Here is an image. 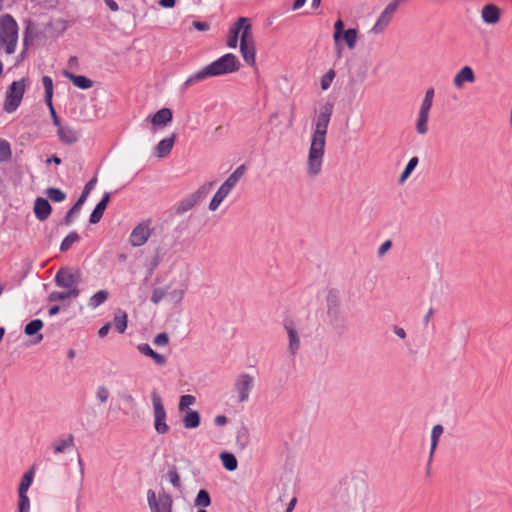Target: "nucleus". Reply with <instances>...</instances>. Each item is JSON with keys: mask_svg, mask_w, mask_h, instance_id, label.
Listing matches in <instances>:
<instances>
[{"mask_svg": "<svg viewBox=\"0 0 512 512\" xmlns=\"http://www.w3.org/2000/svg\"><path fill=\"white\" fill-rule=\"evenodd\" d=\"M138 350L142 354L151 357L155 361V363L158 365H163L166 362L165 357L156 353L148 344L139 345Z\"/></svg>", "mask_w": 512, "mask_h": 512, "instance_id": "nucleus-19", "label": "nucleus"}, {"mask_svg": "<svg viewBox=\"0 0 512 512\" xmlns=\"http://www.w3.org/2000/svg\"><path fill=\"white\" fill-rule=\"evenodd\" d=\"M168 477H169L170 482L175 487H179L180 486V476H179V474L177 473L176 470H170L169 473H168Z\"/></svg>", "mask_w": 512, "mask_h": 512, "instance_id": "nucleus-47", "label": "nucleus"}, {"mask_svg": "<svg viewBox=\"0 0 512 512\" xmlns=\"http://www.w3.org/2000/svg\"><path fill=\"white\" fill-rule=\"evenodd\" d=\"M47 195L52 201L55 202H60L65 198V194L61 190L56 188H49L47 190Z\"/></svg>", "mask_w": 512, "mask_h": 512, "instance_id": "nucleus-41", "label": "nucleus"}, {"mask_svg": "<svg viewBox=\"0 0 512 512\" xmlns=\"http://www.w3.org/2000/svg\"><path fill=\"white\" fill-rule=\"evenodd\" d=\"M10 158V145L6 140L0 138V162L8 161Z\"/></svg>", "mask_w": 512, "mask_h": 512, "instance_id": "nucleus-32", "label": "nucleus"}, {"mask_svg": "<svg viewBox=\"0 0 512 512\" xmlns=\"http://www.w3.org/2000/svg\"><path fill=\"white\" fill-rule=\"evenodd\" d=\"M164 296V292L161 291V290H154L153 294H152V297H151V300L154 302V303H158Z\"/></svg>", "mask_w": 512, "mask_h": 512, "instance_id": "nucleus-51", "label": "nucleus"}, {"mask_svg": "<svg viewBox=\"0 0 512 512\" xmlns=\"http://www.w3.org/2000/svg\"><path fill=\"white\" fill-rule=\"evenodd\" d=\"M239 69V61L233 54H226L214 61L195 76L197 80H201L207 76H217L235 72Z\"/></svg>", "mask_w": 512, "mask_h": 512, "instance_id": "nucleus-3", "label": "nucleus"}, {"mask_svg": "<svg viewBox=\"0 0 512 512\" xmlns=\"http://www.w3.org/2000/svg\"><path fill=\"white\" fill-rule=\"evenodd\" d=\"M172 111L169 108H162L151 117V123L154 127H164L172 121Z\"/></svg>", "mask_w": 512, "mask_h": 512, "instance_id": "nucleus-11", "label": "nucleus"}, {"mask_svg": "<svg viewBox=\"0 0 512 512\" xmlns=\"http://www.w3.org/2000/svg\"><path fill=\"white\" fill-rule=\"evenodd\" d=\"M43 327V323L41 320L36 319L31 322H29L25 327V333L27 335H34L36 334L41 328Z\"/></svg>", "mask_w": 512, "mask_h": 512, "instance_id": "nucleus-36", "label": "nucleus"}, {"mask_svg": "<svg viewBox=\"0 0 512 512\" xmlns=\"http://www.w3.org/2000/svg\"><path fill=\"white\" fill-rule=\"evenodd\" d=\"M246 171L245 165L239 166L230 176L229 178L223 183L227 188L230 190L236 185V183L239 181V179L244 175Z\"/></svg>", "mask_w": 512, "mask_h": 512, "instance_id": "nucleus-22", "label": "nucleus"}, {"mask_svg": "<svg viewBox=\"0 0 512 512\" xmlns=\"http://www.w3.org/2000/svg\"><path fill=\"white\" fill-rule=\"evenodd\" d=\"M186 428H196L200 423V415L197 411H189L183 419Z\"/></svg>", "mask_w": 512, "mask_h": 512, "instance_id": "nucleus-24", "label": "nucleus"}, {"mask_svg": "<svg viewBox=\"0 0 512 512\" xmlns=\"http://www.w3.org/2000/svg\"><path fill=\"white\" fill-rule=\"evenodd\" d=\"M391 245L392 243L389 240L384 242L379 248V255L382 256L383 254H385L390 249Z\"/></svg>", "mask_w": 512, "mask_h": 512, "instance_id": "nucleus-53", "label": "nucleus"}, {"mask_svg": "<svg viewBox=\"0 0 512 512\" xmlns=\"http://www.w3.org/2000/svg\"><path fill=\"white\" fill-rule=\"evenodd\" d=\"M213 186V182H209V183H206L204 184L198 191L197 193L195 194V197L197 199H199L201 197V195L205 194V193H208L210 191V189L212 188Z\"/></svg>", "mask_w": 512, "mask_h": 512, "instance_id": "nucleus-49", "label": "nucleus"}, {"mask_svg": "<svg viewBox=\"0 0 512 512\" xmlns=\"http://www.w3.org/2000/svg\"><path fill=\"white\" fill-rule=\"evenodd\" d=\"M34 212L36 217L43 221L48 218L51 213V206L49 202L44 198H38L35 201Z\"/></svg>", "mask_w": 512, "mask_h": 512, "instance_id": "nucleus-13", "label": "nucleus"}, {"mask_svg": "<svg viewBox=\"0 0 512 512\" xmlns=\"http://www.w3.org/2000/svg\"><path fill=\"white\" fill-rule=\"evenodd\" d=\"M253 379L247 374H243L239 377L236 383V389L239 392L240 401L248 399V391L252 386Z\"/></svg>", "mask_w": 512, "mask_h": 512, "instance_id": "nucleus-12", "label": "nucleus"}, {"mask_svg": "<svg viewBox=\"0 0 512 512\" xmlns=\"http://www.w3.org/2000/svg\"><path fill=\"white\" fill-rule=\"evenodd\" d=\"M306 0H295L294 2V5H293V9H299L300 7H302L304 4H305Z\"/></svg>", "mask_w": 512, "mask_h": 512, "instance_id": "nucleus-61", "label": "nucleus"}, {"mask_svg": "<svg viewBox=\"0 0 512 512\" xmlns=\"http://www.w3.org/2000/svg\"><path fill=\"white\" fill-rule=\"evenodd\" d=\"M175 135L170 138L161 140L156 147V154L159 158H163L168 155L173 148Z\"/></svg>", "mask_w": 512, "mask_h": 512, "instance_id": "nucleus-17", "label": "nucleus"}, {"mask_svg": "<svg viewBox=\"0 0 512 512\" xmlns=\"http://www.w3.org/2000/svg\"><path fill=\"white\" fill-rule=\"evenodd\" d=\"M176 0H160V5L166 8H171L175 5Z\"/></svg>", "mask_w": 512, "mask_h": 512, "instance_id": "nucleus-57", "label": "nucleus"}, {"mask_svg": "<svg viewBox=\"0 0 512 512\" xmlns=\"http://www.w3.org/2000/svg\"><path fill=\"white\" fill-rule=\"evenodd\" d=\"M428 115H429V113H426L423 111H420V113H419V119L417 122V131L420 134H425L427 131L426 123L428 121Z\"/></svg>", "mask_w": 512, "mask_h": 512, "instance_id": "nucleus-39", "label": "nucleus"}, {"mask_svg": "<svg viewBox=\"0 0 512 512\" xmlns=\"http://www.w3.org/2000/svg\"><path fill=\"white\" fill-rule=\"evenodd\" d=\"M79 240V235L76 232L70 233L61 243V250H68L75 242Z\"/></svg>", "mask_w": 512, "mask_h": 512, "instance_id": "nucleus-37", "label": "nucleus"}, {"mask_svg": "<svg viewBox=\"0 0 512 512\" xmlns=\"http://www.w3.org/2000/svg\"><path fill=\"white\" fill-rule=\"evenodd\" d=\"M80 282V273L78 270L70 268H61L56 275V283L58 286L67 288L68 290H79L77 288Z\"/></svg>", "mask_w": 512, "mask_h": 512, "instance_id": "nucleus-6", "label": "nucleus"}, {"mask_svg": "<svg viewBox=\"0 0 512 512\" xmlns=\"http://www.w3.org/2000/svg\"><path fill=\"white\" fill-rule=\"evenodd\" d=\"M97 397L99 398V400L101 402H105L108 398V391L106 388L104 387H101L99 388L98 392H97Z\"/></svg>", "mask_w": 512, "mask_h": 512, "instance_id": "nucleus-50", "label": "nucleus"}, {"mask_svg": "<svg viewBox=\"0 0 512 512\" xmlns=\"http://www.w3.org/2000/svg\"><path fill=\"white\" fill-rule=\"evenodd\" d=\"M152 401L154 407V416H155V429L158 433L164 434L169 430L168 425L166 424V412L164 406L162 404V400L157 392L152 393Z\"/></svg>", "mask_w": 512, "mask_h": 512, "instance_id": "nucleus-7", "label": "nucleus"}, {"mask_svg": "<svg viewBox=\"0 0 512 512\" xmlns=\"http://www.w3.org/2000/svg\"><path fill=\"white\" fill-rule=\"evenodd\" d=\"M335 77V72L334 70H329L326 75L322 78L321 80V87L323 90H326L328 89V87L330 86L332 80L334 79Z\"/></svg>", "mask_w": 512, "mask_h": 512, "instance_id": "nucleus-44", "label": "nucleus"}, {"mask_svg": "<svg viewBox=\"0 0 512 512\" xmlns=\"http://www.w3.org/2000/svg\"><path fill=\"white\" fill-rule=\"evenodd\" d=\"M197 198L195 197V195L191 198V199H187L185 201H183L179 208H178V211L179 212H184V211H187L188 209L192 208L195 203L197 202Z\"/></svg>", "mask_w": 512, "mask_h": 512, "instance_id": "nucleus-45", "label": "nucleus"}, {"mask_svg": "<svg viewBox=\"0 0 512 512\" xmlns=\"http://www.w3.org/2000/svg\"><path fill=\"white\" fill-rule=\"evenodd\" d=\"M110 328H111V324L110 323H106L104 326H102L99 329V332H98L99 336L100 337H105L108 334Z\"/></svg>", "mask_w": 512, "mask_h": 512, "instance_id": "nucleus-54", "label": "nucleus"}, {"mask_svg": "<svg viewBox=\"0 0 512 512\" xmlns=\"http://www.w3.org/2000/svg\"><path fill=\"white\" fill-rule=\"evenodd\" d=\"M194 402H195V397L194 396H192V395H183L180 398L179 409L181 411L185 410L190 405L194 404Z\"/></svg>", "mask_w": 512, "mask_h": 512, "instance_id": "nucleus-43", "label": "nucleus"}, {"mask_svg": "<svg viewBox=\"0 0 512 512\" xmlns=\"http://www.w3.org/2000/svg\"><path fill=\"white\" fill-rule=\"evenodd\" d=\"M55 163V164H60L61 163V159L57 156H52L50 157L49 159H47V163Z\"/></svg>", "mask_w": 512, "mask_h": 512, "instance_id": "nucleus-64", "label": "nucleus"}, {"mask_svg": "<svg viewBox=\"0 0 512 512\" xmlns=\"http://www.w3.org/2000/svg\"><path fill=\"white\" fill-rule=\"evenodd\" d=\"M211 503L210 496L206 490H200L195 500L196 506L207 507Z\"/></svg>", "mask_w": 512, "mask_h": 512, "instance_id": "nucleus-35", "label": "nucleus"}, {"mask_svg": "<svg viewBox=\"0 0 512 512\" xmlns=\"http://www.w3.org/2000/svg\"><path fill=\"white\" fill-rule=\"evenodd\" d=\"M433 96H434V90L432 88L428 89L426 92L425 98L423 100L420 111L429 113V110L432 106Z\"/></svg>", "mask_w": 512, "mask_h": 512, "instance_id": "nucleus-38", "label": "nucleus"}, {"mask_svg": "<svg viewBox=\"0 0 512 512\" xmlns=\"http://www.w3.org/2000/svg\"><path fill=\"white\" fill-rule=\"evenodd\" d=\"M18 39V26L16 21L9 15L0 18V48L11 54L15 51Z\"/></svg>", "mask_w": 512, "mask_h": 512, "instance_id": "nucleus-4", "label": "nucleus"}, {"mask_svg": "<svg viewBox=\"0 0 512 512\" xmlns=\"http://www.w3.org/2000/svg\"><path fill=\"white\" fill-rule=\"evenodd\" d=\"M475 76L473 70L465 66L463 67L454 78V85L458 88H461L465 82H474Z\"/></svg>", "mask_w": 512, "mask_h": 512, "instance_id": "nucleus-14", "label": "nucleus"}, {"mask_svg": "<svg viewBox=\"0 0 512 512\" xmlns=\"http://www.w3.org/2000/svg\"><path fill=\"white\" fill-rule=\"evenodd\" d=\"M73 435H69L66 439L60 440L54 444V450L56 453H61L65 448L73 445Z\"/></svg>", "mask_w": 512, "mask_h": 512, "instance_id": "nucleus-34", "label": "nucleus"}, {"mask_svg": "<svg viewBox=\"0 0 512 512\" xmlns=\"http://www.w3.org/2000/svg\"><path fill=\"white\" fill-rule=\"evenodd\" d=\"M48 107H49V109H50V112H51V116H52V119H53V123H54V125H56V126L60 127V126H61V125H60V120H59V118H58V116H57V114H56V111H55V109H54V107H53V104L51 103V106H48Z\"/></svg>", "mask_w": 512, "mask_h": 512, "instance_id": "nucleus-52", "label": "nucleus"}, {"mask_svg": "<svg viewBox=\"0 0 512 512\" xmlns=\"http://www.w3.org/2000/svg\"><path fill=\"white\" fill-rule=\"evenodd\" d=\"M296 503H297V499L294 497V498L290 501V503H289V505H288V507H287V511H286V512H292V510L294 509V507H295Z\"/></svg>", "mask_w": 512, "mask_h": 512, "instance_id": "nucleus-60", "label": "nucleus"}, {"mask_svg": "<svg viewBox=\"0 0 512 512\" xmlns=\"http://www.w3.org/2000/svg\"><path fill=\"white\" fill-rule=\"evenodd\" d=\"M417 163H418V158L417 157H413L412 159H410V161L408 162L404 172L402 173V175L400 177V182L401 183L406 180V178L410 175V173L416 167Z\"/></svg>", "mask_w": 512, "mask_h": 512, "instance_id": "nucleus-40", "label": "nucleus"}, {"mask_svg": "<svg viewBox=\"0 0 512 512\" xmlns=\"http://www.w3.org/2000/svg\"><path fill=\"white\" fill-rule=\"evenodd\" d=\"M33 479V471L26 472L19 485V494H26Z\"/></svg>", "mask_w": 512, "mask_h": 512, "instance_id": "nucleus-30", "label": "nucleus"}, {"mask_svg": "<svg viewBox=\"0 0 512 512\" xmlns=\"http://www.w3.org/2000/svg\"><path fill=\"white\" fill-rule=\"evenodd\" d=\"M215 423L219 426L225 425L227 423V418L223 415H219L215 418Z\"/></svg>", "mask_w": 512, "mask_h": 512, "instance_id": "nucleus-58", "label": "nucleus"}, {"mask_svg": "<svg viewBox=\"0 0 512 512\" xmlns=\"http://www.w3.org/2000/svg\"><path fill=\"white\" fill-rule=\"evenodd\" d=\"M230 189L227 188L225 185L222 184V186L219 188L217 193L212 198L209 209L214 211L218 208V206L221 204L223 199L229 194Z\"/></svg>", "mask_w": 512, "mask_h": 512, "instance_id": "nucleus-21", "label": "nucleus"}, {"mask_svg": "<svg viewBox=\"0 0 512 512\" xmlns=\"http://www.w3.org/2000/svg\"><path fill=\"white\" fill-rule=\"evenodd\" d=\"M153 512H171V499L168 496H161L158 503L152 508Z\"/></svg>", "mask_w": 512, "mask_h": 512, "instance_id": "nucleus-25", "label": "nucleus"}, {"mask_svg": "<svg viewBox=\"0 0 512 512\" xmlns=\"http://www.w3.org/2000/svg\"><path fill=\"white\" fill-rule=\"evenodd\" d=\"M148 500H149V504H150L151 508H153L155 506V504L158 503V500L156 499L155 492H153V491L148 492Z\"/></svg>", "mask_w": 512, "mask_h": 512, "instance_id": "nucleus-55", "label": "nucleus"}, {"mask_svg": "<svg viewBox=\"0 0 512 512\" xmlns=\"http://www.w3.org/2000/svg\"><path fill=\"white\" fill-rule=\"evenodd\" d=\"M30 501L26 494H19V512H29Z\"/></svg>", "mask_w": 512, "mask_h": 512, "instance_id": "nucleus-42", "label": "nucleus"}, {"mask_svg": "<svg viewBox=\"0 0 512 512\" xmlns=\"http://www.w3.org/2000/svg\"><path fill=\"white\" fill-rule=\"evenodd\" d=\"M151 221H143L139 223L132 231L130 235V243L132 246H142L146 243L149 236L151 235L152 229L150 228Z\"/></svg>", "mask_w": 512, "mask_h": 512, "instance_id": "nucleus-8", "label": "nucleus"}, {"mask_svg": "<svg viewBox=\"0 0 512 512\" xmlns=\"http://www.w3.org/2000/svg\"><path fill=\"white\" fill-rule=\"evenodd\" d=\"M343 28H344V23L342 20H337L335 22V25H334V29H335V32H334V39L336 42H338L342 32H343Z\"/></svg>", "mask_w": 512, "mask_h": 512, "instance_id": "nucleus-46", "label": "nucleus"}, {"mask_svg": "<svg viewBox=\"0 0 512 512\" xmlns=\"http://www.w3.org/2000/svg\"><path fill=\"white\" fill-rule=\"evenodd\" d=\"M60 310V307L55 305L49 309V315L53 316L56 315Z\"/></svg>", "mask_w": 512, "mask_h": 512, "instance_id": "nucleus-63", "label": "nucleus"}, {"mask_svg": "<svg viewBox=\"0 0 512 512\" xmlns=\"http://www.w3.org/2000/svg\"><path fill=\"white\" fill-rule=\"evenodd\" d=\"M194 27L200 31H205L208 29V24L205 22H194Z\"/></svg>", "mask_w": 512, "mask_h": 512, "instance_id": "nucleus-56", "label": "nucleus"}, {"mask_svg": "<svg viewBox=\"0 0 512 512\" xmlns=\"http://www.w3.org/2000/svg\"><path fill=\"white\" fill-rule=\"evenodd\" d=\"M114 325L119 333H124L127 327V314L124 311H117L114 317Z\"/></svg>", "mask_w": 512, "mask_h": 512, "instance_id": "nucleus-23", "label": "nucleus"}, {"mask_svg": "<svg viewBox=\"0 0 512 512\" xmlns=\"http://www.w3.org/2000/svg\"><path fill=\"white\" fill-rule=\"evenodd\" d=\"M79 290H69L68 292H52L50 295H49V300L50 301H61V300H65L67 298H70V297H77L79 295Z\"/></svg>", "mask_w": 512, "mask_h": 512, "instance_id": "nucleus-26", "label": "nucleus"}, {"mask_svg": "<svg viewBox=\"0 0 512 512\" xmlns=\"http://www.w3.org/2000/svg\"><path fill=\"white\" fill-rule=\"evenodd\" d=\"M95 182H96V179H95V178H94V179H92V180H90V181L86 184L84 191H88V193H89V192H90V190L93 188V185L95 184Z\"/></svg>", "mask_w": 512, "mask_h": 512, "instance_id": "nucleus-62", "label": "nucleus"}, {"mask_svg": "<svg viewBox=\"0 0 512 512\" xmlns=\"http://www.w3.org/2000/svg\"><path fill=\"white\" fill-rule=\"evenodd\" d=\"M25 80L22 79L20 81H14L6 94V99L4 103V109L6 112L11 113L17 109L20 105L24 92H25Z\"/></svg>", "mask_w": 512, "mask_h": 512, "instance_id": "nucleus-5", "label": "nucleus"}, {"mask_svg": "<svg viewBox=\"0 0 512 512\" xmlns=\"http://www.w3.org/2000/svg\"><path fill=\"white\" fill-rule=\"evenodd\" d=\"M501 14V9L494 4L485 5L481 11L483 21L489 25L497 24L501 19Z\"/></svg>", "mask_w": 512, "mask_h": 512, "instance_id": "nucleus-9", "label": "nucleus"}, {"mask_svg": "<svg viewBox=\"0 0 512 512\" xmlns=\"http://www.w3.org/2000/svg\"><path fill=\"white\" fill-rule=\"evenodd\" d=\"M169 341V337L166 333H160L154 338L155 345H166Z\"/></svg>", "mask_w": 512, "mask_h": 512, "instance_id": "nucleus-48", "label": "nucleus"}, {"mask_svg": "<svg viewBox=\"0 0 512 512\" xmlns=\"http://www.w3.org/2000/svg\"><path fill=\"white\" fill-rule=\"evenodd\" d=\"M63 74L66 78H68L70 81H72L75 86H77L81 89H88V88H91L93 85V82L90 79L86 78L85 76L75 75L68 71H64Z\"/></svg>", "mask_w": 512, "mask_h": 512, "instance_id": "nucleus-16", "label": "nucleus"}, {"mask_svg": "<svg viewBox=\"0 0 512 512\" xmlns=\"http://www.w3.org/2000/svg\"><path fill=\"white\" fill-rule=\"evenodd\" d=\"M43 86L45 89V100L48 106H51L52 102V95H53V82L52 79L49 76H44L43 79Z\"/></svg>", "mask_w": 512, "mask_h": 512, "instance_id": "nucleus-29", "label": "nucleus"}, {"mask_svg": "<svg viewBox=\"0 0 512 512\" xmlns=\"http://www.w3.org/2000/svg\"><path fill=\"white\" fill-rule=\"evenodd\" d=\"M239 36L241 54L245 62L248 65L253 66L255 64V42L251 23L248 18L240 17L230 28L227 45L230 48H235L237 46Z\"/></svg>", "mask_w": 512, "mask_h": 512, "instance_id": "nucleus-2", "label": "nucleus"}, {"mask_svg": "<svg viewBox=\"0 0 512 512\" xmlns=\"http://www.w3.org/2000/svg\"><path fill=\"white\" fill-rule=\"evenodd\" d=\"M333 105L326 103L317 117L315 131L312 136L309 155H308V172L310 175H317L322 166L324 156L325 139L327 134L328 124L332 114Z\"/></svg>", "mask_w": 512, "mask_h": 512, "instance_id": "nucleus-1", "label": "nucleus"}, {"mask_svg": "<svg viewBox=\"0 0 512 512\" xmlns=\"http://www.w3.org/2000/svg\"><path fill=\"white\" fill-rule=\"evenodd\" d=\"M58 136L60 140L66 144H73L77 140L76 132L70 127L66 126L58 127Z\"/></svg>", "mask_w": 512, "mask_h": 512, "instance_id": "nucleus-18", "label": "nucleus"}, {"mask_svg": "<svg viewBox=\"0 0 512 512\" xmlns=\"http://www.w3.org/2000/svg\"><path fill=\"white\" fill-rule=\"evenodd\" d=\"M110 201V194L106 193L102 200L96 205L95 209L93 210L91 216H90V223L96 224L100 221V219L103 216V213Z\"/></svg>", "mask_w": 512, "mask_h": 512, "instance_id": "nucleus-15", "label": "nucleus"}, {"mask_svg": "<svg viewBox=\"0 0 512 512\" xmlns=\"http://www.w3.org/2000/svg\"><path fill=\"white\" fill-rule=\"evenodd\" d=\"M220 458L222 460V463L224 465V467L229 470V471H233L237 468V459L235 458V456L233 454H230V453H222L220 455Z\"/></svg>", "mask_w": 512, "mask_h": 512, "instance_id": "nucleus-27", "label": "nucleus"}, {"mask_svg": "<svg viewBox=\"0 0 512 512\" xmlns=\"http://www.w3.org/2000/svg\"><path fill=\"white\" fill-rule=\"evenodd\" d=\"M106 3H107V5L109 6V8L112 11L118 10V5H117V3L115 1H113V0H106Z\"/></svg>", "mask_w": 512, "mask_h": 512, "instance_id": "nucleus-59", "label": "nucleus"}, {"mask_svg": "<svg viewBox=\"0 0 512 512\" xmlns=\"http://www.w3.org/2000/svg\"><path fill=\"white\" fill-rule=\"evenodd\" d=\"M109 293L105 290L98 291L94 294L90 300L89 305L93 308L98 307L100 304L104 303L108 299Z\"/></svg>", "mask_w": 512, "mask_h": 512, "instance_id": "nucleus-28", "label": "nucleus"}, {"mask_svg": "<svg viewBox=\"0 0 512 512\" xmlns=\"http://www.w3.org/2000/svg\"><path fill=\"white\" fill-rule=\"evenodd\" d=\"M396 11V4H388V6L385 8V10L380 15L378 21L373 27V32L380 33L382 32L389 22L391 21L393 13Z\"/></svg>", "mask_w": 512, "mask_h": 512, "instance_id": "nucleus-10", "label": "nucleus"}, {"mask_svg": "<svg viewBox=\"0 0 512 512\" xmlns=\"http://www.w3.org/2000/svg\"><path fill=\"white\" fill-rule=\"evenodd\" d=\"M442 433H443V427L441 425L434 426V428L432 430V442H431L430 457H432Z\"/></svg>", "mask_w": 512, "mask_h": 512, "instance_id": "nucleus-31", "label": "nucleus"}, {"mask_svg": "<svg viewBox=\"0 0 512 512\" xmlns=\"http://www.w3.org/2000/svg\"><path fill=\"white\" fill-rule=\"evenodd\" d=\"M344 40L350 49H353L357 41V31L355 29H348L344 32Z\"/></svg>", "mask_w": 512, "mask_h": 512, "instance_id": "nucleus-33", "label": "nucleus"}, {"mask_svg": "<svg viewBox=\"0 0 512 512\" xmlns=\"http://www.w3.org/2000/svg\"><path fill=\"white\" fill-rule=\"evenodd\" d=\"M285 328L288 332L289 339H290V350L292 353H294L298 347H299V338L297 335L296 330L294 329V325L292 321H288L285 323Z\"/></svg>", "mask_w": 512, "mask_h": 512, "instance_id": "nucleus-20", "label": "nucleus"}]
</instances>
